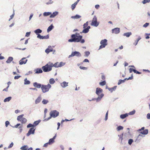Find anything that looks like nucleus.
Returning <instances> with one entry per match:
<instances>
[{
	"mask_svg": "<svg viewBox=\"0 0 150 150\" xmlns=\"http://www.w3.org/2000/svg\"><path fill=\"white\" fill-rule=\"evenodd\" d=\"M71 38L68 40L69 42H80L82 43L85 42V40L82 39V36L79 35V33H76L74 34H72L71 35Z\"/></svg>",
	"mask_w": 150,
	"mask_h": 150,
	"instance_id": "1",
	"label": "nucleus"
},
{
	"mask_svg": "<svg viewBox=\"0 0 150 150\" xmlns=\"http://www.w3.org/2000/svg\"><path fill=\"white\" fill-rule=\"evenodd\" d=\"M59 112L57 110H52L50 112V116L47 119H45V121H47L51 118L52 117L55 118L58 116L59 115Z\"/></svg>",
	"mask_w": 150,
	"mask_h": 150,
	"instance_id": "2",
	"label": "nucleus"
},
{
	"mask_svg": "<svg viewBox=\"0 0 150 150\" xmlns=\"http://www.w3.org/2000/svg\"><path fill=\"white\" fill-rule=\"evenodd\" d=\"M103 90L100 88H97L96 91V93L98 95V97L97 100H100L104 96L103 94L102 93Z\"/></svg>",
	"mask_w": 150,
	"mask_h": 150,
	"instance_id": "3",
	"label": "nucleus"
},
{
	"mask_svg": "<svg viewBox=\"0 0 150 150\" xmlns=\"http://www.w3.org/2000/svg\"><path fill=\"white\" fill-rule=\"evenodd\" d=\"M51 87V85L49 84L47 85L43 84L42 85L41 88L42 92L43 93H45L48 91Z\"/></svg>",
	"mask_w": 150,
	"mask_h": 150,
	"instance_id": "4",
	"label": "nucleus"
},
{
	"mask_svg": "<svg viewBox=\"0 0 150 150\" xmlns=\"http://www.w3.org/2000/svg\"><path fill=\"white\" fill-rule=\"evenodd\" d=\"M52 66L51 65H48V64L42 67V69L43 71L45 72H48L50 71L52 69Z\"/></svg>",
	"mask_w": 150,
	"mask_h": 150,
	"instance_id": "5",
	"label": "nucleus"
},
{
	"mask_svg": "<svg viewBox=\"0 0 150 150\" xmlns=\"http://www.w3.org/2000/svg\"><path fill=\"white\" fill-rule=\"evenodd\" d=\"M24 115L22 114L18 116L17 120H18L20 121L22 123H25L27 121V119L24 117H23Z\"/></svg>",
	"mask_w": 150,
	"mask_h": 150,
	"instance_id": "6",
	"label": "nucleus"
},
{
	"mask_svg": "<svg viewBox=\"0 0 150 150\" xmlns=\"http://www.w3.org/2000/svg\"><path fill=\"white\" fill-rule=\"evenodd\" d=\"M99 25V23L97 21V18L96 16H94L92 20L91 25L97 27Z\"/></svg>",
	"mask_w": 150,
	"mask_h": 150,
	"instance_id": "7",
	"label": "nucleus"
},
{
	"mask_svg": "<svg viewBox=\"0 0 150 150\" xmlns=\"http://www.w3.org/2000/svg\"><path fill=\"white\" fill-rule=\"evenodd\" d=\"M101 45L100 46L99 49L105 47L107 45V40L106 39H104L100 41Z\"/></svg>",
	"mask_w": 150,
	"mask_h": 150,
	"instance_id": "8",
	"label": "nucleus"
},
{
	"mask_svg": "<svg viewBox=\"0 0 150 150\" xmlns=\"http://www.w3.org/2000/svg\"><path fill=\"white\" fill-rule=\"evenodd\" d=\"M144 127H142L141 129H139L138 131L141 134L144 135L147 134L148 133V130L147 129L144 130Z\"/></svg>",
	"mask_w": 150,
	"mask_h": 150,
	"instance_id": "9",
	"label": "nucleus"
},
{
	"mask_svg": "<svg viewBox=\"0 0 150 150\" xmlns=\"http://www.w3.org/2000/svg\"><path fill=\"white\" fill-rule=\"evenodd\" d=\"M133 79V76L132 75L130 77H129V78H125L124 80H120L119 81L118 83V84L120 85L121 84V83H123L125 82V81L126 80H128L129 79Z\"/></svg>",
	"mask_w": 150,
	"mask_h": 150,
	"instance_id": "10",
	"label": "nucleus"
},
{
	"mask_svg": "<svg viewBox=\"0 0 150 150\" xmlns=\"http://www.w3.org/2000/svg\"><path fill=\"white\" fill-rule=\"evenodd\" d=\"M76 56L77 57H80L81 56V54L78 52L75 51L72 52L71 55L69 56V57H73Z\"/></svg>",
	"mask_w": 150,
	"mask_h": 150,
	"instance_id": "11",
	"label": "nucleus"
},
{
	"mask_svg": "<svg viewBox=\"0 0 150 150\" xmlns=\"http://www.w3.org/2000/svg\"><path fill=\"white\" fill-rule=\"evenodd\" d=\"M35 129H34V127H32L30 128L29 131L28 132L27 134V136H29L31 134H34L35 132Z\"/></svg>",
	"mask_w": 150,
	"mask_h": 150,
	"instance_id": "12",
	"label": "nucleus"
},
{
	"mask_svg": "<svg viewBox=\"0 0 150 150\" xmlns=\"http://www.w3.org/2000/svg\"><path fill=\"white\" fill-rule=\"evenodd\" d=\"M120 29L119 28H117L112 30V33H113L117 34L120 33Z\"/></svg>",
	"mask_w": 150,
	"mask_h": 150,
	"instance_id": "13",
	"label": "nucleus"
},
{
	"mask_svg": "<svg viewBox=\"0 0 150 150\" xmlns=\"http://www.w3.org/2000/svg\"><path fill=\"white\" fill-rule=\"evenodd\" d=\"M37 38L40 39H47L49 38V36L48 35H47L44 36L41 35L40 34H38V35Z\"/></svg>",
	"mask_w": 150,
	"mask_h": 150,
	"instance_id": "14",
	"label": "nucleus"
},
{
	"mask_svg": "<svg viewBox=\"0 0 150 150\" xmlns=\"http://www.w3.org/2000/svg\"><path fill=\"white\" fill-rule=\"evenodd\" d=\"M53 51V49L52 47L50 46H49L45 50V52L47 54H48L49 52H52Z\"/></svg>",
	"mask_w": 150,
	"mask_h": 150,
	"instance_id": "15",
	"label": "nucleus"
},
{
	"mask_svg": "<svg viewBox=\"0 0 150 150\" xmlns=\"http://www.w3.org/2000/svg\"><path fill=\"white\" fill-rule=\"evenodd\" d=\"M27 61L28 60L26 59V58H23L19 61V64L22 65L23 64H25Z\"/></svg>",
	"mask_w": 150,
	"mask_h": 150,
	"instance_id": "16",
	"label": "nucleus"
},
{
	"mask_svg": "<svg viewBox=\"0 0 150 150\" xmlns=\"http://www.w3.org/2000/svg\"><path fill=\"white\" fill-rule=\"evenodd\" d=\"M19 126H20L19 127V129L20 132H21L22 130L23 126L22 125H21L20 124H17L16 125L14 126L13 127L17 128Z\"/></svg>",
	"mask_w": 150,
	"mask_h": 150,
	"instance_id": "17",
	"label": "nucleus"
},
{
	"mask_svg": "<svg viewBox=\"0 0 150 150\" xmlns=\"http://www.w3.org/2000/svg\"><path fill=\"white\" fill-rule=\"evenodd\" d=\"M21 149L22 150H33V148L30 147L28 149V147L27 146L25 145L21 148Z\"/></svg>",
	"mask_w": 150,
	"mask_h": 150,
	"instance_id": "18",
	"label": "nucleus"
},
{
	"mask_svg": "<svg viewBox=\"0 0 150 150\" xmlns=\"http://www.w3.org/2000/svg\"><path fill=\"white\" fill-rule=\"evenodd\" d=\"M91 27L90 26H88L86 28H85L83 30L82 32H81V33H86L88 32L89 31V29Z\"/></svg>",
	"mask_w": 150,
	"mask_h": 150,
	"instance_id": "19",
	"label": "nucleus"
},
{
	"mask_svg": "<svg viewBox=\"0 0 150 150\" xmlns=\"http://www.w3.org/2000/svg\"><path fill=\"white\" fill-rule=\"evenodd\" d=\"M33 86L35 87L38 88H41L42 85L41 84L35 82L33 83Z\"/></svg>",
	"mask_w": 150,
	"mask_h": 150,
	"instance_id": "20",
	"label": "nucleus"
},
{
	"mask_svg": "<svg viewBox=\"0 0 150 150\" xmlns=\"http://www.w3.org/2000/svg\"><path fill=\"white\" fill-rule=\"evenodd\" d=\"M117 86H115L111 88H108V89L111 92H112L113 91H115L116 89Z\"/></svg>",
	"mask_w": 150,
	"mask_h": 150,
	"instance_id": "21",
	"label": "nucleus"
},
{
	"mask_svg": "<svg viewBox=\"0 0 150 150\" xmlns=\"http://www.w3.org/2000/svg\"><path fill=\"white\" fill-rule=\"evenodd\" d=\"M68 83L64 81L61 84V86L63 88L65 87L68 86Z\"/></svg>",
	"mask_w": 150,
	"mask_h": 150,
	"instance_id": "22",
	"label": "nucleus"
},
{
	"mask_svg": "<svg viewBox=\"0 0 150 150\" xmlns=\"http://www.w3.org/2000/svg\"><path fill=\"white\" fill-rule=\"evenodd\" d=\"M128 116V113H126L124 114L121 115H120V117L121 119H123L127 117Z\"/></svg>",
	"mask_w": 150,
	"mask_h": 150,
	"instance_id": "23",
	"label": "nucleus"
},
{
	"mask_svg": "<svg viewBox=\"0 0 150 150\" xmlns=\"http://www.w3.org/2000/svg\"><path fill=\"white\" fill-rule=\"evenodd\" d=\"M42 72V71L41 69L38 68L35 70V73H41Z\"/></svg>",
	"mask_w": 150,
	"mask_h": 150,
	"instance_id": "24",
	"label": "nucleus"
},
{
	"mask_svg": "<svg viewBox=\"0 0 150 150\" xmlns=\"http://www.w3.org/2000/svg\"><path fill=\"white\" fill-rule=\"evenodd\" d=\"M58 14V12H55L53 13L52 14L50 15V18H54Z\"/></svg>",
	"mask_w": 150,
	"mask_h": 150,
	"instance_id": "25",
	"label": "nucleus"
},
{
	"mask_svg": "<svg viewBox=\"0 0 150 150\" xmlns=\"http://www.w3.org/2000/svg\"><path fill=\"white\" fill-rule=\"evenodd\" d=\"M13 59L12 57H9L6 61V62L7 63H10L13 60Z\"/></svg>",
	"mask_w": 150,
	"mask_h": 150,
	"instance_id": "26",
	"label": "nucleus"
},
{
	"mask_svg": "<svg viewBox=\"0 0 150 150\" xmlns=\"http://www.w3.org/2000/svg\"><path fill=\"white\" fill-rule=\"evenodd\" d=\"M132 35L131 32H127L123 34V36H126L127 37H129Z\"/></svg>",
	"mask_w": 150,
	"mask_h": 150,
	"instance_id": "27",
	"label": "nucleus"
},
{
	"mask_svg": "<svg viewBox=\"0 0 150 150\" xmlns=\"http://www.w3.org/2000/svg\"><path fill=\"white\" fill-rule=\"evenodd\" d=\"M51 65H52V67L54 66L55 67H59V64L58 62L55 63L54 64H51Z\"/></svg>",
	"mask_w": 150,
	"mask_h": 150,
	"instance_id": "28",
	"label": "nucleus"
},
{
	"mask_svg": "<svg viewBox=\"0 0 150 150\" xmlns=\"http://www.w3.org/2000/svg\"><path fill=\"white\" fill-rule=\"evenodd\" d=\"M40 122V120H37V121H35V122H34V123L33 124L34 127H35L37 125H38L39 124V123Z\"/></svg>",
	"mask_w": 150,
	"mask_h": 150,
	"instance_id": "29",
	"label": "nucleus"
},
{
	"mask_svg": "<svg viewBox=\"0 0 150 150\" xmlns=\"http://www.w3.org/2000/svg\"><path fill=\"white\" fill-rule=\"evenodd\" d=\"M53 26L52 25V24L50 25L48 28L47 29V32H49L50 31H51L53 29Z\"/></svg>",
	"mask_w": 150,
	"mask_h": 150,
	"instance_id": "30",
	"label": "nucleus"
},
{
	"mask_svg": "<svg viewBox=\"0 0 150 150\" xmlns=\"http://www.w3.org/2000/svg\"><path fill=\"white\" fill-rule=\"evenodd\" d=\"M51 13L50 12H45L43 14V15L45 16H47L50 15Z\"/></svg>",
	"mask_w": 150,
	"mask_h": 150,
	"instance_id": "31",
	"label": "nucleus"
},
{
	"mask_svg": "<svg viewBox=\"0 0 150 150\" xmlns=\"http://www.w3.org/2000/svg\"><path fill=\"white\" fill-rule=\"evenodd\" d=\"M11 97H9L5 99L4 100V102H8L11 100Z\"/></svg>",
	"mask_w": 150,
	"mask_h": 150,
	"instance_id": "32",
	"label": "nucleus"
},
{
	"mask_svg": "<svg viewBox=\"0 0 150 150\" xmlns=\"http://www.w3.org/2000/svg\"><path fill=\"white\" fill-rule=\"evenodd\" d=\"M42 32V30L40 29H37L35 31V33L38 35V33H40Z\"/></svg>",
	"mask_w": 150,
	"mask_h": 150,
	"instance_id": "33",
	"label": "nucleus"
},
{
	"mask_svg": "<svg viewBox=\"0 0 150 150\" xmlns=\"http://www.w3.org/2000/svg\"><path fill=\"white\" fill-rule=\"evenodd\" d=\"M77 4L76 3H74V4H72L71 6V9L72 10H73L76 7V5Z\"/></svg>",
	"mask_w": 150,
	"mask_h": 150,
	"instance_id": "34",
	"label": "nucleus"
},
{
	"mask_svg": "<svg viewBox=\"0 0 150 150\" xmlns=\"http://www.w3.org/2000/svg\"><path fill=\"white\" fill-rule=\"evenodd\" d=\"M55 82L54 79L53 78H51L49 80V83L50 84H53Z\"/></svg>",
	"mask_w": 150,
	"mask_h": 150,
	"instance_id": "35",
	"label": "nucleus"
},
{
	"mask_svg": "<svg viewBox=\"0 0 150 150\" xmlns=\"http://www.w3.org/2000/svg\"><path fill=\"white\" fill-rule=\"evenodd\" d=\"M41 100V98L40 97H38L37 98V99L35 101V103L36 104H37Z\"/></svg>",
	"mask_w": 150,
	"mask_h": 150,
	"instance_id": "36",
	"label": "nucleus"
},
{
	"mask_svg": "<svg viewBox=\"0 0 150 150\" xmlns=\"http://www.w3.org/2000/svg\"><path fill=\"white\" fill-rule=\"evenodd\" d=\"M106 83V82L105 81H103L99 83L100 85L101 86H103L105 85Z\"/></svg>",
	"mask_w": 150,
	"mask_h": 150,
	"instance_id": "37",
	"label": "nucleus"
},
{
	"mask_svg": "<svg viewBox=\"0 0 150 150\" xmlns=\"http://www.w3.org/2000/svg\"><path fill=\"white\" fill-rule=\"evenodd\" d=\"M81 16L79 15H76L74 16H72L71 18H80Z\"/></svg>",
	"mask_w": 150,
	"mask_h": 150,
	"instance_id": "38",
	"label": "nucleus"
},
{
	"mask_svg": "<svg viewBox=\"0 0 150 150\" xmlns=\"http://www.w3.org/2000/svg\"><path fill=\"white\" fill-rule=\"evenodd\" d=\"M150 2V0H144L142 1V3L143 4H145L146 3H148Z\"/></svg>",
	"mask_w": 150,
	"mask_h": 150,
	"instance_id": "39",
	"label": "nucleus"
},
{
	"mask_svg": "<svg viewBox=\"0 0 150 150\" xmlns=\"http://www.w3.org/2000/svg\"><path fill=\"white\" fill-rule=\"evenodd\" d=\"M24 81V84H29L30 83V81H29L27 80L26 79H25Z\"/></svg>",
	"mask_w": 150,
	"mask_h": 150,
	"instance_id": "40",
	"label": "nucleus"
},
{
	"mask_svg": "<svg viewBox=\"0 0 150 150\" xmlns=\"http://www.w3.org/2000/svg\"><path fill=\"white\" fill-rule=\"evenodd\" d=\"M135 111L134 110H133L131 112H130L128 114V115H133L134 114V113H135Z\"/></svg>",
	"mask_w": 150,
	"mask_h": 150,
	"instance_id": "41",
	"label": "nucleus"
},
{
	"mask_svg": "<svg viewBox=\"0 0 150 150\" xmlns=\"http://www.w3.org/2000/svg\"><path fill=\"white\" fill-rule=\"evenodd\" d=\"M54 141L53 140V139H50L49 140L48 143L49 144V145H50L54 143Z\"/></svg>",
	"mask_w": 150,
	"mask_h": 150,
	"instance_id": "42",
	"label": "nucleus"
},
{
	"mask_svg": "<svg viewBox=\"0 0 150 150\" xmlns=\"http://www.w3.org/2000/svg\"><path fill=\"white\" fill-rule=\"evenodd\" d=\"M88 21L86 22V23H84L83 25V28H85L86 27H87L88 26Z\"/></svg>",
	"mask_w": 150,
	"mask_h": 150,
	"instance_id": "43",
	"label": "nucleus"
},
{
	"mask_svg": "<svg viewBox=\"0 0 150 150\" xmlns=\"http://www.w3.org/2000/svg\"><path fill=\"white\" fill-rule=\"evenodd\" d=\"M123 127L119 126L117 128V130L118 131H119L121 130H122L123 129Z\"/></svg>",
	"mask_w": 150,
	"mask_h": 150,
	"instance_id": "44",
	"label": "nucleus"
},
{
	"mask_svg": "<svg viewBox=\"0 0 150 150\" xmlns=\"http://www.w3.org/2000/svg\"><path fill=\"white\" fill-rule=\"evenodd\" d=\"M59 67H61L62 66H63L65 64V63H64L62 62H61L60 63H59Z\"/></svg>",
	"mask_w": 150,
	"mask_h": 150,
	"instance_id": "45",
	"label": "nucleus"
},
{
	"mask_svg": "<svg viewBox=\"0 0 150 150\" xmlns=\"http://www.w3.org/2000/svg\"><path fill=\"white\" fill-rule=\"evenodd\" d=\"M48 102V101L45 99H44L42 101V103L44 104H46Z\"/></svg>",
	"mask_w": 150,
	"mask_h": 150,
	"instance_id": "46",
	"label": "nucleus"
},
{
	"mask_svg": "<svg viewBox=\"0 0 150 150\" xmlns=\"http://www.w3.org/2000/svg\"><path fill=\"white\" fill-rule=\"evenodd\" d=\"M133 142V140L132 139H130L129 140H128V144L131 145L132 144V143Z\"/></svg>",
	"mask_w": 150,
	"mask_h": 150,
	"instance_id": "47",
	"label": "nucleus"
},
{
	"mask_svg": "<svg viewBox=\"0 0 150 150\" xmlns=\"http://www.w3.org/2000/svg\"><path fill=\"white\" fill-rule=\"evenodd\" d=\"M85 55L86 56V57H87L90 54V52L88 51H86L85 52Z\"/></svg>",
	"mask_w": 150,
	"mask_h": 150,
	"instance_id": "48",
	"label": "nucleus"
},
{
	"mask_svg": "<svg viewBox=\"0 0 150 150\" xmlns=\"http://www.w3.org/2000/svg\"><path fill=\"white\" fill-rule=\"evenodd\" d=\"M118 136L119 137V139H120L121 141H122L123 139V133L120 135H119Z\"/></svg>",
	"mask_w": 150,
	"mask_h": 150,
	"instance_id": "49",
	"label": "nucleus"
},
{
	"mask_svg": "<svg viewBox=\"0 0 150 150\" xmlns=\"http://www.w3.org/2000/svg\"><path fill=\"white\" fill-rule=\"evenodd\" d=\"M32 127H34L33 125L32 124H29L27 126V127L28 128Z\"/></svg>",
	"mask_w": 150,
	"mask_h": 150,
	"instance_id": "50",
	"label": "nucleus"
},
{
	"mask_svg": "<svg viewBox=\"0 0 150 150\" xmlns=\"http://www.w3.org/2000/svg\"><path fill=\"white\" fill-rule=\"evenodd\" d=\"M149 23H146L144 25H143V27L144 28H146L149 25Z\"/></svg>",
	"mask_w": 150,
	"mask_h": 150,
	"instance_id": "51",
	"label": "nucleus"
},
{
	"mask_svg": "<svg viewBox=\"0 0 150 150\" xmlns=\"http://www.w3.org/2000/svg\"><path fill=\"white\" fill-rule=\"evenodd\" d=\"M108 111L106 113V115H105V120H106L108 118Z\"/></svg>",
	"mask_w": 150,
	"mask_h": 150,
	"instance_id": "52",
	"label": "nucleus"
},
{
	"mask_svg": "<svg viewBox=\"0 0 150 150\" xmlns=\"http://www.w3.org/2000/svg\"><path fill=\"white\" fill-rule=\"evenodd\" d=\"M9 124V122L8 121H7L5 122V125L6 127H7Z\"/></svg>",
	"mask_w": 150,
	"mask_h": 150,
	"instance_id": "53",
	"label": "nucleus"
},
{
	"mask_svg": "<svg viewBox=\"0 0 150 150\" xmlns=\"http://www.w3.org/2000/svg\"><path fill=\"white\" fill-rule=\"evenodd\" d=\"M79 68L83 70H86L87 69V67H82L81 66H80Z\"/></svg>",
	"mask_w": 150,
	"mask_h": 150,
	"instance_id": "54",
	"label": "nucleus"
},
{
	"mask_svg": "<svg viewBox=\"0 0 150 150\" xmlns=\"http://www.w3.org/2000/svg\"><path fill=\"white\" fill-rule=\"evenodd\" d=\"M141 39V38L139 37L136 40V44H134L135 45H136L137 44L138 42Z\"/></svg>",
	"mask_w": 150,
	"mask_h": 150,
	"instance_id": "55",
	"label": "nucleus"
},
{
	"mask_svg": "<svg viewBox=\"0 0 150 150\" xmlns=\"http://www.w3.org/2000/svg\"><path fill=\"white\" fill-rule=\"evenodd\" d=\"M32 74V72L30 71H29L26 74H25V75H28L29 74Z\"/></svg>",
	"mask_w": 150,
	"mask_h": 150,
	"instance_id": "56",
	"label": "nucleus"
},
{
	"mask_svg": "<svg viewBox=\"0 0 150 150\" xmlns=\"http://www.w3.org/2000/svg\"><path fill=\"white\" fill-rule=\"evenodd\" d=\"M30 32H28L26 33V35H25V36L27 37H29L30 36Z\"/></svg>",
	"mask_w": 150,
	"mask_h": 150,
	"instance_id": "57",
	"label": "nucleus"
},
{
	"mask_svg": "<svg viewBox=\"0 0 150 150\" xmlns=\"http://www.w3.org/2000/svg\"><path fill=\"white\" fill-rule=\"evenodd\" d=\"M14 12L13 14L10 16V18L9 19V21H10L11 19L14 17Z\"/></svg>",
	"mask_w": 150,
	"mask_h": 150,
	"instance_id": "58",
	"label": "nucleus"
},
{
	"mask_svg": "<svg viewBox=\"0 0 150 150\" xmlns=\"http://www.w3.org/2000/svg\"><path fill=\"white\" fill-rule=\"evenodd\" d=\"M13 142H12L8 146V148H10L12 147L13 146Z\"/></svg>",
	"mask_w": 150,
	"mask_h": 150,
	"instance_id": "59",
	"label": "nucleus"
},
{
	"mask_svg": "<svg viewBox=\"0 0 150 150\" xmlns=\"http://www.w3.org/2000/svg\"><path fill=\"white\" fill-rule=\"evenodd\" d=\"M49 144L48 143V142L47 143L44 144V145H43V146L44 147H46L48 146Z\"/></svg>",
	"mask_w": 150,
	"mask_h": 150,
	"instance_id": "60",
	"label": "nucleus"
},
{
	"mask_svg": "<svg viewBox=\"0 0 150 150\" xmlns=\"http://www.w3.org/2000/svg\"><path fill=\"white\" fill-rule=\"evenodd\" d=\"M21 77L20 76H15L14 78L15 79H18Z\"/></svg>",
	"mask_w": 150,
	"mask_h": 150,
	"instance_id": "61",
	"label": "nucleus"
},
{
	"mask_svg": "<svg viewBox=\"0 0 150 150\" xmlns=\"http://www.w3.org/2000/svg\"><path fill=\"white\" fill-rule=\"evenodd\" d=\"M134 69H133L132 68H130L129 69V71L130 73H131L132 71L134 72Z\"/></svg>",
	"mask_w": 150,
	"mask_h": 150,
	"instance_id": "62",
	"label": "nucleus"
},
{
	"mask_svg": "<svg viewBox=\"0 0 150 150\" xmlns=\"http://www.w3.org/2000/svg\"><path fill=\"white\" fill-rule=\"evenodd\" d=\"M101 78L103 80H104L105 79V75L104 74H102L101 76Z\"/></svg>",
	"mask_w": 150,
	"mask_h": 150,
	"instance_id": "63",
	"label": "nucleus"
},
{
	"mask_svg": "<svg viewBox=\"0 0 150 150\" xmlns=\"http://www.w3.org/2000/svg\"><path fill=\"white\" fill-rule=\"evenodd\" d=\"M147 118L148 119H150V114L148 113L147 115Z\"/></svg>",
	"mask_w": 150,
	"mask_h": 150,
	"instance_id": "64",
	"label": "nucleus"
}]
</instances>
